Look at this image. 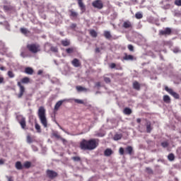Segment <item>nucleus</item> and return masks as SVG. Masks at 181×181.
Segmentation results:
<instances>
[{"instance_id": "obj_52", "label": "nucleus", "mask_w": 181, "mask_h": 181, "mask_svg": "<svg viewBox=\"0 0 181 181\" xmlns=\"http://www.w3.org/2000/svg\"><path fill=\"white\" fill-rule=\"evenodd\" d=\"M95 53H100V50L99 47H96L95 49Z\"/></svg>"}, {"instance_id": "obj_17", "label": "nucleus", "mask_w": 181, "mask_h": 181, "mask_svg": "<svg viewBox=\"0 0 181 181\" xmlns=\"http://www.w3.org/2000/svg\"><path fill=\"white\" fill-rule=\"evenodd\" d=\"M133 88H134V90H137V91H139V90H141V84H139V82L135 81L133 83Z\"/></svg>"}, {"instance_id": "obj_19", "label": "nucleus", "mask_w": 181, "mask_h": 181, "mask_svg": "<svg viewBox=\"0 0 181 181\" xmlns=\"http://www.w3.org/2000/svg\"><path fill=\"white\" fill-rule=\"evenodd\" d=\"M25 73L26 74H29L30 76H32V74H33V69H32L31 67H26L25 69Z\"/></svg>"}, {"instance_id": "obj_28", "label": "nucleus", "mask_w": 181, "mask_h": 181, "mask_svg": "<svg viewBox=\"0 0 181 181\" xmlns=\"http://www.w3.org/2000/svg\"><path fill=\"white\" fill-rule=\"evenodd\" d=\"M168 160H170V162H173V160H175V154L173 153H170L168 156Z\"/></svg>"}, {"instance_id": "obj_56", "label": "nucleus", "mask_w": 181, "mask_h": 181, "mask_svg": "<svg viewBox=\"0 0 181 181\" xmlns=\"http://www.w3.org/2000/svg\"><path fill=\"white\" fill-rule=\"evenodd\" d=\"M60 139H61V141H62V142H64V143L66 142V139H63V138H62V137H61Z\"/></svg>"}, {"instance_id": "obj_55", "label": "nucleus", "mask_w": 181, "mask_h": 181, "mask_svg": "<svg viewBox=\"0 0 181 181\" xmlns=\"http://www.w3.org/2000/svg\"><path fill=\"white\" fill-rule=\"evenodd\" d=\"M21 56L22 57H25V53H24V52H21Z\"/></svg>"}, {"instance_id": "obj_47", "label": "nucleus", "mask_w": 181, "mask_h": 181, "mask_svg": "<svg viewBox=\"0 0 181 181\" xmlns=\"http://www.w3.org/2000/svg\"><path fill=\"white\" fill-rule=\"evenodd\" d=\"M104 81H105L107 83H111V79L110 78H108V77H105L104 78Z\"/></svg>"}, {"instance_id": "obj_42", "label": "nucleus", "mask_w": 181, "mask_h": 181, "mask_svg": "<svg viewBox=\"0 0 181 181\" xmlns=\"http://www.w3.org/2000/svg\"><path fill=\"white\" fill-rule=\"evenodd\" d=\"M127 48L129 49V50L130 52H134V46H133L132 45H129L127 46Z\"/></svg>"}, {"instance_id": "obj_43", "label": "nucleus", "mask_w": 181, "mask_h": 181, "mask_svg": "<svg viewBox=\"0 0 181 181\" xmlns=\"http://www.w3.org/2000/svg\"><path fill=\"white\" fill-rule=\"evenodd\" d=\"M51 52H54V53H57V52H58L57 47H51Z\"/></svg>"}, {"instance_id": "obj_6", "label": "nucleus", "mask_w": 181, "mask_h": 181, "mask_svg": "<svg viewBox=\"0 0 181 181\" xmlns=\"http://www.w3.org/2000/svg\"><path fill=\"white\" fill-rule=\"evenodd\" d=\"M158 35L159 36H170L172 35V28H165L164 30H160Z\"/></svg>"}, {"instance_id": "obj_44", "label": "nucleus", "mask_w": 181, "mask_h": 181, "mask_svg": "<svg viewBox=\"0 0 181 181\" xmlns=\"http://www.w3.org/2000/svg\"><path fill=\"white\" fill-rule=\"evenodd\" d=\"M75 103H77V104H84V102L82 100L76 99Z\"/></svg>"}, {"instance_id": "obj_10", "label": "nucleus", "mask_w": 181, "mask_h": 181, "mask_svg": "<svg viewBox=\"0 0 181 181\" xmlns=\"http://www.w3.org/2000/svg\"><path fill=\"white\" fill-rule=\"evenodd\" d=\"M18 123L20 124L22 129H26V118L21 117V119H18Z\"/></svg>"}, {"instance_id": "obj_5", "label": "nucleus", "mask_w": 181, "mask_h": 181, "mask_svg": "<svg viewBox=\"0 0 181 181\" xmlns=\"http://www.w3.org/2000/svg\"><path fill=\"white\" fill-rule=\"evenodd\" d=\"M125 151L124 150V148L120 147L119 149V155H122V156L125 155V154L132 155V152H133L134 149L132 148V146H128L126 148Z\"/></svg>"}, {"instance_id": "obj_30", "label": "nucleus", "mask_w": 181, "mask_h": 181, "mask_svg": "<svg viewBox=\"0 0 181 181\" xmlns=\"http://www.w3.org/2000/svg\"><path fill=\"white\" fill-rule=\"evenodd\" d=\"M135 18H136V19H142V18H144V16L141 14V12H137V13H136V14H135Z\"/></svg>"}, {"instance_id": "obj_59", "label": "nucleus", "mask_w": 181, "mask_h": 181, "mask_svg": "<svg viewBox=\"0 0 181 181\" xmlns=\"http://www.w3.org/2000/svg\"><path fill=\"white\" fill-rule=\"evenodd\" d=\"M8 181H13L12 177H8Z\"/></svg>"}, {"instance_id": "obj_25", "label": "nucleus", "mask_w": 181, "mask_h": 181, "mask_svg": "<svg viewBox=\"0 0 181 181\" xmlns=\"http://www.w3.org/2000/svg\"><path fill=\"white\" fill-rule=\"evenodd\" d=\"M23 168H25V169H29L30 168H31L32 166V163H30V161H25L23 163Z\"/></svg>"}, {"instance_id": "obj_38", "label": "nucleus", "mask_w": 181, "mask_h": 181, "mask_svg": "<svg viewBox=\"0 0 181 181\" xmlns=\"http://www.w3.org/2000/svg\"><path fill=\"white\" fill-rule=\"evenodd\" d=\"M35 129H37V132H42V130L40 129V125H39L37 123H35Z\"/></svg>"}, {"instance_id": "obj_45", "label": "nucleus", "mask_w": 181, "mask_h": 181, "mask_svg": "<svg viewBox=\"0 0 181 181\" xmlns=\"http://www.w3.org/2000/svg\"><path fill=\"white\" fill-rule=\"evenodd\" d=\"M53 136H54L55 138H57V139H61L62 136H59V134H58L57 133H54L53 134Z\"/></svg>"}, {"instance_id": "obj_21", "label": "nucleus", "mask_w": 181, "mask_h": 181, "mask_svg": "<svg viewBox=\"0 0 181 181\" xmlns=\"http://www.w3.org/2000/svg\"><path fill=\"white\" fill-rule=\"evenodd\" d=\"M104 37H105V39H107L108 40H110V39L112 37V35H111V33L110 31H105Z\"/></svg>"}, {"instance_id": "obj_4", "label": "nucleus", "mask_w": 181, "mask_h": 181, "mask_svg": "<svg viewBox=\"0 0 181 181\" xmlns=\"http://www.w3.org/2000/svg\"><path fill=\"white\" fill-rule=\"evenodd\" d=\"M27 49L30 53L36 54L40 52V45L39 44H28Z\"/></svg>"}, {"instance_id": "obj_35", "label": "nucleus", "mask_w": 181, "mask_h": 181, "mask_svg": "<svg viewBox=\"0 0 181 181\" xmlns=\"http://www.w3.org/2000/svg\"><path fill=\"white\" fill-rule=\"evenodd\" d=\"M121 138H122V136H121V134H116L114 136L115 141H119V139H121Z\"/></svg>"}, {"instance_id": "obj_37", "label": "nucleus", "mask_w": 181, "mask_h": 181, "mask_svg": "<svg viewBox=\"0 0 181 181\" xmlns=\"http://www.w3.org/2000/svg\"><path fill=\"white\" fill-rule=\"evenodd\" d=\"M161 146H163V148H168V146H169V143H168V141L162 142Z\"/></svg>"}, {"instance_id": "obj_32", "label": "nucleus", "mask_w": 181, "mask_h": 181, "mask_svg": "<svg viewBox=\"0 0 181 181\" xmlns=\"http://www.w3.org/2000/svg\"><path fill=\"white\" fill-rule=\"evenodd\" d=\"M71 159L74 162H80V160H81V158L78 156H74L71 158Z\"/></svg>"}, {"instance_id": "obj_48", "label": "nucleus", "mask_w": 181, "mask_h": 181, "mask_svg": "<svg viewBox=\"0 0 181 181\" xmlns=\"http://www.w3.org/2000/svg\"><path fill=\"white\" fill-rule=\"evenodd\" d=\"M110 69H115V67H117V64H115V63H112L110 65Z\"/></svg>"}, {"instance_id": "obj_8", "label": "nucleus", "mask_w": 181, "mask_h": 181, "mask_svg": "<svg viewBox=\"0 0 181 181\" xmlns=\"http://www.w3.org/2000/svg\"><path fill=\"white\" fill-rule=\"evenodd\" d=\"M92 6L96 9H103V8H104V4H103L101 0H95L93 1Z\"/></svg>"}, {"instance_id": "obj_60", "label": "nucleus", "mask_w": 181, "mask_h": 181, "mask_svg": "<svg viewBox=\"0 0 181 181\" xmlns=\"http://www.w3.org/2000/svg\"><path fill=\"white\" fill-rule=\"evenodd\" d=\"M0 70H5V67L4 66L0 67Z\"/></svg>"}, {"instance_id": "obj_24", "label": "nucleus", "mask_w": 181, "mask_h": 181, "mask_svg": "<svg viewBox=\"0 0 181 181\" xmlns=\"http://www.w3.org/2000/svg\"><path fill=\"white\" fill-rule=\"evenodd\" d=\"M124 114L126 115H131L132 114V110L129 107H126L124 109Z\"/></svg>"}, {"instance_id": "obj_12", "label": "nucleus", "mask_w": 181, "mask_h": 181, "mask_svg": "<svg viewBox=\"0 0 181 181\" xmlns=\"http://www.w3.org/2000/svg\"><path fill=\"white\" fill-rule=\"evenodd\" d=\"M77 1L81 13H84V12H86V5H84V3H83V0H77Z\"/></svg>"}, {"instance_id": "obj_3", "label": "nucleus", "mask_w": 181, "mask_h": 181, "mask_svg": "<svg viewBox=\"0 0 181 181\" xmlns=\"http://www.w3.org/2000/svg\"><path fill=\"white\" fill-rule=\"evenodd\" d=\"M37 115L44 128H47V118H46V109H45V107L40 106L39 107Z\"/></svg>"}, {"instance_id": "obj_41", "label": "nucleus", "mask_w": 181, "mask_h": 181, "mask_svg": "<svg viewBox=\"0 0 181 181\" xmlns=\"http://www.w3.org/2000/svg\"><path fill=\"white\" fill-rule=\"evenodd\" d=\"M20 30L21 33H23L24 35H26V33H28V30L26 28H21Z\"/></svg>"}, {"instance_id": "obj_22", "label": "nucleus", "mask_w": 181, "mask_h": 181, "mask_svg": "<svg viewBox=\"0 0 181 181\" xmlns=\"http://www.w3.org/2000/svg\"><path fill=\"white\" fill-rule=\"evenodd\" d=\"M89 35H90L91 37H97V36H98L97 31H95V30H90Z\"/></svg>"}, {"instance_id": "obj_18", "label": "nucleus", "mask_w": 181, "mask_h": 181, "mask_svg": "<svg viewBox=\"0 0 181 181\" xmlns=\"http://www.w3.org/2000/svg\"><path fill=\"white\" fill-rule=\"evenodd\" d=\"M123 60H127V61H128V60H131V61H132V60H134V56H132V55H128L127 53H124V57H123Z\"/></svg>"}, {"instance_id": "obj_11", "label": "nucleus", "mask_w": 181, "mask_h": 181, "mask_svg": "<svg viewBox=\"0 0 181 181\" xmlns=\"http://www.w3.org/2000/svg\"><path fill=\"white\" fill-rule=\"evenodd\" d=\"M70 13V18L72 21H74V19H77V17L78 16V13L74 11V9H71L69 11Z\"/></svg>"}, {"instance_id": "obj_34", "label": "nucleus", "mask_w": 181, "mask_h": 181, "mask_svg": "<svg viewBox=\"0 0 181 181\" xmlns=\"http://www.w3.org/2000/svg\"><path fill=\"white\" fill-rule=\"evenodd\" d=\"M8 77H10V78H13V77H15V74H13V72L12 71H8Z\"/></svg>"}, {"instance_id": "obj_20", "label": "nucleus", "mask_w": 181, "mask_h": 181, "mask_svg": "<svg viewBox=\"0 0 181 181\" xmlns=\"http://www.w3.org/2000/svg\"><path fill=\"white\" fill-rule=\"evenodd\" d=\"M105 156H111L112 155V150L111 148H107L104 151Z\"/></svg>"}, {"instance_id": "obj_23", "label": "nucleus", "mask_w": 181, "mask_h": 181, "mask_svg": "<svg viewBox=\"0 0 181 181\" xmlns=\"http://www.w3.org/2000/svg\"><path fill=\"white\" fill-rule=\"evenodd\" d=\"M16 168L18 170H22V169H23V165H22V163H21V161H17L16 163Z\"/></svg>"}, {"instance_id": "obj_50", "label": "nucleus", "mask_w": 181, "mask_h": 181, "mask_svg": "<svg viewBox=\"0 0 181 181\" xmlns=\"http://www.w3.org/2000/svg\"><path fill=\"white\" fill-rule=\"evenodd\" d=\"M165 9H170V4H166L164 6Z\"/></svg>"}, {"instance_id": "obj_57", "label": "nucleus", "mask_w": 181, "mask_h": 181, "mask_svg": "<svg viewBox=\"0 0 181 181\" xmlns=\"http://www.w3.org/2000/svg\"><path fill=\"white\" fill-rule=\"evenodd\" d=\"M0 165H4V160L0 159Z\"/></svg>"}, {"instance_id": "obj_54", "label": "nucleus", "mask_w": 181, "mask_h": 181, "mask_svg": "<svg viewBox=\"0 0 181 181\" xmlns=\"http://www.w3.org/2000/svg\"><path fill=\"white\" fill-rule=\"evenodd\" d=\"M141 119L140 118H138V119H136V122L138 123V124H141Z\"/></svg>"}, {"instance_id": "obj_13", "label": "nucleus", "mask_w": 181, "mask_h": 181, "mask_svg": "<svg viewBox=\"0 0 181 181\" xmlns=\"http://www.w3.org/2000/svg\"><path fill=\"white\" fill-rule=\"evenodd\" d=\"M124 29H132V23L129 21H124L122 25Z\"/></svg>"}, {"instance_id": "obj_31", "label": "nucleus", "mask_w": 181, "mask_h": 181, "mask_svg": "<svg viewBox=\"0 0 181 181\" xmlns=\"http://www.w3.org/2000/svg\"><path fill=\"white\" fill-rule=\"evenodd\" d=\"M4 11H12V9H13V7L11 5L8 6H4Z\"/></svg>"}, {"instance_id": "obj_27", "label": "nucleus", "mask_w": 181, "mask_h": 181, "mask_svg": "<svg viewBox=\"0 0 181 181\" xmlns=\"http://www.w3.org/2000/svg\"><path fill=\"white\" fill-rule=\"evenodd\" d=\"M163 101H164V103H166L167 104L170 103V97H169V95H165L163 96Z\"/></svg>"}, {"instance_id": "obj_51", "label": "nucleus", "mask_w": 181, "mask_h": 181, "mask_svg": "<svg viewBox=\"0 0 181 181\" xmlns=\"http://www.w3.org/2000/svg\"><path fill=\"white\" fill-rule=\"evenodd\" d=\"M95 87H101V83L100 82H97L95 83Z\"/></svg>"}, {"instance_id": "obj_40", "label": "nucleus", "mask_w": 181, "mask_h": 181, "mask_svg": "<svg viewBox=\"0 0 181 181\" xmlns=\"http://www.w3.org/2000/svg\"><path fill=\"white\" fill-rule=\"evenodd\" d=\"M174 4L177 6H181V0H175Z\"/></svg>"}, {"instance_id": "obj_49", "label": "nucleus", "mask_w": 181, "mask_h": 181, "mask_svg": "<svg viewBox=\"0 0 181 181\" xmlns=\"http://www.w3.org/2000/svg\"><path fill=\"white\" fill-rule=\"evenodd\" d=\"M116 70H122V66L121 65L117 64L116 67Z\"/></svg>"}, {"instance_id": "obj_46", "label": "nucleus", "mask_w": 181, "mask_h": 181, "mask_svg": "<svg viewBox=\"0 0 181 181\" xmlns=\"http://www.w3.org/2000/svg\"><path fill=\"white\" fill-rule=\"evenodd\" d=\"M5 83V79L4 78L3 76H0V84H4Z\"/></svg>"}, {"instance_id": "obj_36", "label": "nucleus", "mask_w": 181, "mask_h": 181, "mask_svg": "<svg viewBox=\"0 0 181 181\" xmlns=\"http://www.w3.org/2000/svg\"><path fill=\"white\" fill-rule=\"evenodd\" d=\"M77 91H86V88H83V86H76Z\"/></svg>"}, {"instance_id": "obj_26", "label": "nucleus", "mask_w": 181, "mask_h": 181, "mask_svg": "<svg viewBox=\"0 0 181 181\" xmlns=\"http://www.w3.org/2000/svg\"><path fill=\"white\" fill-rule=\"evenodd\" d=\"M62 46H70V41L69 40H64L61 41Z\"/></svg>"}, {"instance_id": "obj_2", "label": "nucleus", "mask_w": 181, "mask_h": 181, "mask_svg": "<svg viewBox=\"0 0 181 181\" xmlns=\"http://www.w3.org/2000/svg\"><path fill=\"white\" fill-rule=\"evenodd\" d=\"M30 83V78L28 77H24L21 79V82L17 83L18 87H19V93L18 94V98H22L23 94H25V86L22 84H29Z\"/></svg>"}, {"instance_id": "obj_14", "label": "nucleus", "mask_w": 181, "mask_h": 181, "mask_svg": "<svg viewBox=\"0 0 181 181\" xmlns=\"http://www.w3.org/2000/svg\"><path fill=\"white\" fill-rule=\"evenodd\" d=\"M146 127V133L151 134V132H152V129H153V128H152V124H151V122H147Z\"/></svg>"}, {"instance_id": "obj_29", "label": "nucleus", "mask_w": 181, "mask_h": 181, "mask_svg": "<svg viewBox=\"0 0 181 181\" xmlns=\"http://www.w3.org/2000/svg\"><path fill=\"white\" fill-rule=\"evenodd\" d=\"M26 139L28 144H32V142H33V138L30 136V134L27 135Z\"/></svg>"}, {"instance_id": "obj_39", "label": "nucleus", "mask_w": 181, "mask_h": 181, "mask_svg": "<svg viewBox=\"0 0 181 181\" xmlns=\"http://www.w3.org/2000/svg\"><path fill=\"white\" fill-rule=\"evenodd\" d=\"M66 52L68 54H70V53H73V52H74V49L73 48H67Z\"/></svg>"}, {"instance_id": "obj_9", "label": "nucleus", "mask_w": 181, "mask_h": 181, "mask_svg": "<svg viewBox=\"0 0 181 181\" xmlns=\"http://www.w3.org/2000/svg\"><path fill=\"white\" fill-rule=\"evenodd\" d=\"M46 174L49 179H54L59 176V174L53 170H47Z\"/></svg>"}, {"instance_id": "obj_16", "label": "nucleus", "mask_w": 181, "mask_h": 181, "mask_svg": "<svg viewBox=\"0 0 181 181\" xmlns=\"http://www.w3.org/2000/svg\"><path fill=\"white\" fill-rule=\"evenodd\" d=\"M71 63L74 67H80V66H81L80 60L77 59L76 58L74 59Z\"/></svg>"}, {"instance_id": "obj_15", "label": "nucleus", "mask_w": 181, "mask_h": 181, "mask_svg": "<svg viewBox=\"0 0 181 181\" xmlns=\"http://www.w3.org/2000/svg\"><path fill=\"white\" fill-rule=\"evenodd\" d=\"M63 103H64V100H59L58 101L54 106V111H59V109L60 108V107H62Z\"/></svg>"}, {"instance_id": "obj_7", "label": "nucleus", "mask_w": 181, "mask_h": 181, "mask_svg": "<svg viewBox=\"0 0 181 181\" xmlns=\"http://www.w3.org/2000/svg\"><path fill=\"white\" fill-rule=\"evenodd\" d=\"M165 91H167V93H168V94H170V95H172L174 98H175L176 100H179L180 98V95L179 93L175 92L173 90V89L168 87V86H165Z\"/></svg>"}, {"instance_id": "obj_53", "label": "nucleus", "mask_w": 181, "mask_h": 181, "mask_svg": "<svg viewBox=\"0 0 181 181\" xmlns=\"http://www.w3.org/2000/svg\"><path fill=\"white\" fill-rule=\"evenodd\" d=\"M42 74H43V71H42V70H39V71H37L38 76H40V75Z\"/></svg>"}, {"instance_id": "obj_61", "label": "nucleus", "mask_w": 181, "mask_h": 181, "mask_svg": "<svg viewBox=\"0 0 181 181\" xmlns=\"http://www.w3.org/2000/svg\"><path fill=\"white\" fill-rule=\"evenodd\" d=\"M58 127H59L60 129H62V131H63V128L61 127L59 124H58Z\"/></svg>"}, {"instance_id": "obj_58", "label": "nucleus", "mask_w": 181, "mask_h": 181, "mask_svg": "<svg viewBox=\"0 0 181 181\" xmlns=\"http://www.w3.org/2000/svg\"><path fill=\"white\" fill-rule=\"evenodd\" d=\"M76 26H77V25H76V24H74V23L71 25V27H72V28H76Z\"/></svg>"}, {"instance_id": "obj_1", "label": "nucleus", "mask_w": 181, "mask_h": 181, "mask_svg": "<svg viewBox=\"0 0 181 181\" xmlns=\"http://www.w3.org/2000/svg\"><path fill=\"white\" fill-rule=\"evenodd\" d=\"M98 139H90L87 140L83 139L79 144V148L81 151H94L97 146H98Z\"/></svg>"}, {"instance_id": "obj_33", "label": "nucleus", "mask_w": 181, "mask_h": 181, "mask_svg": "<svg viewBox=\"0 0 181 181\" xmlns=\"http://www.w3.org/2000/svg\"><path fill=\"white\" fill-rule=\"evenodd\" d=\"M146 172H147L148 173V175L153 174V170H152L151 168L149 167L146 168Z\"/></svg>"}]
</instances>
